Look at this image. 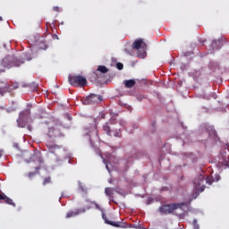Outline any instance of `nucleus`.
Returning a JSON list of instances; mask_svg holds the SVG:
<instances>
[{
	"label": "nucleus",
	"instance_id": "obj_15",
	"mask_svg": "<svg viewBox=\"0 0 229 229\" xmlns=\"http://www.w3.org/2000/svg\"><path fill=\"white\" fill-rule=\"evenodd\" d=\"M135 80H128L124 81L126 89H133V87H135Z\"/></svg>",
	"mask_w": 229,
	"mask_h": 229
},
{
	"label": "nucleus",
	"instance_id": "obj_25",
	"mask_svg": "<svg viewBox=\"0 0 229 229\" xmlns=\"http://www.w3.org/2000/svg\"><path fill=\"white\" fill-rule=\"evenodd\" d=\"M193 228L194 229H199V225H198V220L197 219L193 220Z\"/></svg>",
	"mask_w": 229,
	"mask_h": 229
},
{
	"label": "nucleus",
	"instance_id": "obj_3",
	"mask_svg": "<svg viewBox=\"0 0 229 229\" xmlns=\"http://www.w3.org/2000/svg\"><path fill=\"white\" fill-rule=\"evenodd\" d=\"M185 203H172L167 205H163L159 207V212L160 214H165L167 216V214H173L174 210H178V208H182V207H184Z\"/></svg>",
	"mask_w": 229,
	"mask_h": 229
},
{
	"label": "nucleus",
	"instance_id": "obj_8",
	"mask_svg": "<svg viewBox=\"0 0 229 229\" xmlns=\"http://www.w3.org/2000/svg\"><path fill=\"white\" fill-rule=\"evenodd\" d=\"M102 217H103V219H104V221L106 225H110L111 226H114V228H128V225L126 223L110 221L105 216V214L102 215Z\"/></svg>",
	"mask_w": 229,
	"mask_h": 229
},
{
	"label": "nucleus",
	"instance_id": "obj_17",
	"mask_svg": "<svg viewBox=\"0 0 229 229\" xmlns=\"http://www.w3.org/2000/svg\"><path fill=\"white\" fill-rule=\"evenodd\" d=\"M105 194L108 196V198H112L114 196V188H106Z\"/></svg>",
	"mask_w": 229,
	"mask_h": 229
},
{
	"label": "nucleus",
	"instance_id": "obj_26",
	"mask_svg": "<svg viewBox=\"0 0 229 229\" xmlns=\"http://www.w3.org/2000/svg\"><path fill=\"white\" fill-rule=\"evenodd\" d=\"M79 188L81 189V191L82 192H84L85 188L83 187V184H81V182H79Z\"/></svg>",
	"mask_w": 229,
	"mask_h": 229
},
{
	"label": "nucleus",
	"instance_id": "obj_1",
	"mask_svg": "<svg viewBox=\"0 0 229 229\" xmlns=\"http://www.w3.org/2000/svg\"><path fill=\"white\" fill-rule=\"evenodd\" d=\"M205 175L199 174L197 177L193 179V187L195 189V192L192 194V198H198L199 192H203L205 191Z\"/></svg>",
	"mask_w": 229,
	"mask_h": 229
},
{
	"label": "nucleus",
	"instance_id": "obj_18",
	"mask_svg": "<svg viewBox=\"0 0 229 229\" xmlns=\"http://www.w3.org/2000/svg\"><path fill=\"white\" fill-rule=\"evenodd\" d=\"M97 71L102 72V74H106V72H108V68L105 65H99Z\"/></svg>",
	"mask_w": 229,
	"mask_h": 229
},
{
	"label": "nucleus",
	"instance_id": "obj_5",
	"mask_svg": "<svg viewBox=\"0 0 229 229\" xmlns=\"http://www.w3.org/2000/svg\"><path fill=\"white\" fill-rule=\"evenodd\" d=\"M68 81L72 87H85L87 85V79L81 75H69Z\"/></svg>",
	"mask_w": 229,
	"mask_h": 229
},
{
	"label": "nucleus",
	"instance_id": "obj_29",
	"mask_svg": "<svg viewBox=\"0 0 229 229\" xmlns=\"http://www.w3.org/2000/svg\"><path fill=\"white\" fill-rule=\"evenodd\" d=\"M53 10H54V12H60V7L59 6H54Z\"/></svg>",
	"mask_w": 229,
	"mask_h": 229
},
{
	"label": "nucleus",
	"instance_id": "obj_32",
	"mask_svg": "<svg viewBox=\"0 0 229 229\" xmlns=\"http://www.w3.org/2000/svg\"><path fill=\"white\" fill-rule=\"evenodd\" d=\"M40 166L36 167V171H39Z\"/></svg>",
	"mask_w": 229,
	"mask_h": 229
},
{
	"label": "nucleus",
	"instance_id": "obj_33",
	"mask_svg": "<svg viewBox=\"0 0 229 229\" xmlns=\"http://www.w3.org/2000/svg\"><path fill=\"white\" fill-rule=\"evenodd\" d=\"M101 117H102V119H105V114H102Z\"/></svg>",
	"mask_w": 229,
	"mask_h": 229
},
{
	"label": "nucleus",
	"instance_id": "obj_20",
	"mask_svg": "<svg viewBox=\"0 0 229 229\" xmlns=\"http://www.w3.org/2000/svg\"><path fill=\"white\" fill-rule=\"evenodd\" d=\"M206 183H208V185H212V183H214V178L212 176H208L205 179Z\"/></svg>",
	"mask_w": 229,
	"mask_h": 229
},
{
	"label": "nucleus",
	"instance_id": "obj_4",
	"mask_svg": "<svg viewBox=\"0 0 229 229\" xmlns=\"http://www.w3.org/2000/svg\"><path fill=\"white\" fill-rule=\"evenodd\" d=\"M30 115V109H25L20 113L19 118L17 119L19 128H26V124H28Z\"/></svg>",
	"mask_w": 229,
	"mask_h": 229
},
{
	"label": "nucleus",
	"instance_id": "obj_34",
	"mask_svg": "<svg viewBox=\"0 0 229 229\" xmlns=\"http://www.w3.org/2000/svg\"><path fill=\"white\" fill-rule=\"evenodd\" d=\"M152 124H153V126H155V124H157V123H156V122H154Z\"/></svg>",
	"mask_w": 229,
	"mask_h": 229
},
{
	"label": "nucleus",
	"instance_id": "obj_19",
	"mask_svg": "<svg viewBox=\"0 0 229 229\" xmlns=\"http://www.w3.org/2000/svg\"><path fill=\"white\" fill-rule=\"evenodd\" d=\"M56 130L54 127L48 129V137H56Z\"/></svg>",
	"mask_w": 229,
	"mask_h": 229
},
{
	"label": "nucleus",
	"instance_id": "obj_31",
	"mask_svg": "<svg viewBox=\"0 0 229 229\" xmlns=\"http://www.w3.org/2000/svg\"><path fill=\"white\" fill-rule=\"evenodd\" d=\"M27 128H28L29 131H31V130H32L31 126L28 125Z\"/></svg>",
	"mask_w": 229,
	"mask_h": 229
},
{
	"label": "nucleus",
	"instance_id": "obj_14",
	"mask_svg": "<svg viewBox=\"0 0 229 229\" xmlns=\"http://www.w3.org/2000/svg\"><path fill=\"white\" fill-rule=\"evenodd\" d=\"M213 49H221V47H223V41L221 40H213L212 44H211Z\"/></svg>",
	"mask_w": 229,
	"mask_h": 229
},
{
	"label": "nucleus",
	"instance_id": "obj_28",
	"mask_svg": "<svg viewBox=\"0 0 229 229\" xmlns=\"http://www.w3.org/2000/svg\"><path fill=\"white\" fill-rule=\"evenodd\" d=\"M52 38H53L54 40H59V39H60V38H58V35H56V34H53V35H52Z\"/></svg>",
	"mask_w": 229,
	"mask_h": 229
},
{
	"label": "nucleus",
	"instance_id": "obj_13",
	"mask_svg": "<svg viewBox=\"0 0 229 229\" xmlns=\"http://www.w3.org/2000/svg\"><path fill=\"white\" fill-rule=\"evenodd\" d=\"M87 135H89V137H90V138H92V137H98V127L93 126L91 128V130L87 133Z\"/></svg>",
	"mask_w": 229,
	"mask_h": 229
},
{
	"label": "nucleus",
	"instance_id": "obj_27",
	"mask_svg": "<svg viewBox=\"0 0 229 229\" xmlns=\"http://www.w3.org/2000/svg\"><path fill=\"white\" fill-rule=\"evenodd\" d=\"M35 174H37V173H35V172L29 173V178H33V176H35Z\"/></svg>",
	"mask_w": 229,
	"mask_h": 229
},
{
	"label": "nucleus",
	"instance_id": "obj_36",
	"mask_svg": "<svg viewBox=\"0 0 229 229\" xmlns=\"http://www.w3.org/2000/svg\"><path fill=\"white\" fill-rule=\"evenodd\" d=\"M0 21H3V18L0 17Z\"/></svg>",
	"mask_w": 229,
	"mask_h": 229
},
{
	"label": "nucleus",
	"instance_id": "obj_10",
	"mask_svg": "<svg viewBox=\"0 0 229 229\" xmlns=\"http://www.w3.org/2000/svg\"><path fill=\"white\" fill-rule=\"evenodd\" d=\"M206 131H208L210 139H213L215 142H219L220 139L217 137V132L212 126L206 127Z\"/></svg>",
	"mask_w": 229,
	"mask_h": 229
},
{
	"label": "nucleus",
	"instance_id": "obj_16",
	"mask_svg": "<svg viewBox=\"0 0 229 229\" xmlns=\"http://www.w3.org/2000/svg\"><path fill=\"white\" fill-rule=\"evenodd\" d=\"M60 148H62V147L59 145H55V144L48 145V148L50 149V152H52V153H56V150L60 149Z\"/></svg>",
	"mask_w": 229,
	"mask_h": 229
},
{
	"label": "nucleus",
	"instance_id": "obj_24",
	"mask_svg": "<svg viewBox=\"0 0 229 229\" xmlns=\"http://www.w3.org/2000/svg\"><path fill=\"white\" fill-rule=\"evenodd\" d=\"M116 67L118 71H123V69H124V65L123 64V63H117Z\"/></svg>",
	"mask_w": 229,
	"mask_h": 229
},
{
	"label": "nucleus",
	"instance_id": "obj_35",
	"mask_svg": "<svg viewBox=\"0 0 229 229\" xmlns=\"http://www.w3.org/2000/svg\"><path fill=\"white\" fill-rule=\"evenodd\" d=\"M1 157H3V154H2L1 151H0V158H1Z\"/></svg>",
	"mask_w": 229,
	"mask_h": 229
},
{
	"label": "nucleus",
	"instance_id": "obj_23",
	"mask_svg": "<svg viewBox=\"0 0 229 229\" xmlns=\"http://www.w3.org/2000/svg\"><path fill=\"white\" fill-rule=\"evenodd\" d=\"M48 183H51V176L46 177L43 181V185H47Z\"/></svg>",
	"mask_w": 229,
	"mask_h": 229
},
{
	"label": "nucleus",
	"instance_id": "obj_6",
	"mask_svg": "<svg viewBox=\"0 0 229 229\" xmlns=\"http://www.w3.org/2000/svg\"><path fill=\"white\" fill-rule=\"evenodd\" d=\"M103 101V97L101 95L90 94L84 100V105H96Z\"/></svg>",
	"mask_w": 229,
	"mask_h": 229
},
{
	"label": "nucleus",
	"instance_id": "obj_2",
	"mask_svg": "<svg viewBox=\"0 0 229 229\" xmlns=\"http://www.w3.org/2000/svg\"><path fill=\"white\" fill-rule=\"evenodd\" d=\"M24 64V60L16 58L13 55H7L2 61L3 67H7L8 69L12 67H21Z\"/></svg>",
	"mask_w": 229,
	"mask_h": 229
},
{
	"label": "nucleus",
	"instance_id": "obj_21",
	"mask_svg": "<svg viewBox=\"0 0 229 229\" xmlns=\"http://www.w3.org/2000/svg\"><path fill=\"white\" fill-rule=\"evenodd\" d=\"M38 48L43 49L44 51H46V49L47 48V46L46 42H44V41L40 42Z\"/></svg>",
	"mask_w": 229,
	"mask_h": 229
},
{
	"label": "nucleus",
	"instance_id": "obj_7",
	"mask_svg": "<svg viewBox=\"0 0 229 229\" xmlns=\"http://www.w3.org/2000/svg\"><path fill=\"white\" fill-rule=\"evenodd\" d=\"M103 131L108 135L109 137H121V130H115L112 129L110 125H108V123H105L103 125Z\"/></svg>",
	"mask_w": 229,
	"mask_h": 229
},
{
	"label": "nucleus",
	"instance_id": "obj_11",
	"mask_svg": "<svg viewBox=\"0 0 229 229\" xmlns=\"http://www.w3.org/2000/svg\"><path fill=\"white\" fill-rule=\"evenodd\" d=\"M146 43H144L143 39H136L132 44V49H140V47H144Z\"/></svg>",
	"mask_w": 229,
	"mask_h": 229
},
{
	"label": "nucleus",
	"instance_id": "obj_30",
	"mask_svg": "<svg viewBox=\"0 0 229 229\" xmlns=\"http://www.w3.org/2000/svg\"><path fill=\"white\" fill-rule=\"evenodd\" d=\"M103 162L104 164H106V169H107V171H110V168H108V165L106 164V160L104 159Z\"/></svg>",
	"mask_w": 229,
	"mask_h": 229
},
{
	"label": "nucleus",
	"instance_id": "obj_9",
	"mask_svg": "<svg viewBox=\"0 0 229 229\" xmlns=\"http://www.w3.org/2000/svg\"><path fill=\"white\" fill-rule=\"evenodd\" d=\"M85 212H87V208H85L75 209L73 211H68L66 213L65 218L70 219V217H76V216H80V214H85Z\"/></svg>",
	"mask_w": 229,
	"mask_h": 229
},
{
	"label": "nucleus",
	"instance_id": "obj_12",
	"mask_svg": "<svg viewBox=\"0 0 229 229\" xmlns=\"http://www.w3.org/2000/svg\"><path fill=\"white\" fill-rule=\"evenodd\" d=\"M0 199H3V201H4V203H6L7 205L15 207L13 200L12 199L8 198L6 195H4V193H3V194L0 193Z\"/></svg>",
	"mask_w": 229,
	"mask_h": 229
},
{
	"label": "nucleus",
	"instance_id": "obj_22",
	"mask_svg": "<svg viewBox=\"0 0 229 229\" xmlns=\"http://www.w3.org/2000/svg\"><path fill=\"white\" fill-rule=\"evenodd\" d=\"M91 205H94L97 210H100L101 212H103V208H101V206H99V204H98L96 201H92Z\"/></svg>",
	"mask_w": 229,
	"mask_h": 229
}]
</instances>
